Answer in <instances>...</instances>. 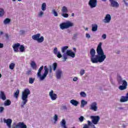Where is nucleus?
Masks as SVG:
<instances>
[{"mask_svg":"<svg viewBox=\"0 0 128 128\" xmlns=\"http://www.w3.org/2000/svg\"><path fill=\"white\" fill-rule=\"evenodd\" d=\"M73 80H74V82H76V81L78 80V78L74 77V78H73Z\"/></svg>","mask_w":128,"mask_h":128,"instance_id":"54","label":"nucleus"},{"mask_svg":"<svg viewBox=\"0 0 128 128\" xmlns=\"http://www.w3.org/2000/svg\"><path fill=\"white\" fill-rule=\"evenodd\" d=\"M44 70V66H42L38 70V72L37 73L38 76H40V74H42V70Z\"/></svg>","mask_w":128,"mask_h":128,"instance_id":"21","label":"nucleus"},{"mask_svg":"<svg viewBox=\"0 0 128 128\" xmlns=\"http://www.w3.org/2000/svg\"><path fill=\"white\" fill-rule=\"evenodd\" d=\"M31 66L32 68H36V62H32Z\"/></svg>","mask_w":128,"mask_h":128,"instance_id":"34","label":"nucleus"},{"mask_svg":"<svg viewBox=\"0 0 128 128\" xmlns=\"http://www.w3.org/2000/svg\"><path fill=\"white\" fill-rule=\"evenodd\" d=\"M49 72L50 74H52V66H49Z\"/></svg>","mask_w":128,"mask_h":128,"instance_id":"41","label":"nucleus"},{"mask_svg":"<svg viewBox=\"0 0 128 128\" xmlns=\"http://www.w3.org/2000/svg\"><path fill=\"white\" fill-rule=\"evenodd\" d=\"M62 16H64V18H68V14H66V13H62Z\"/></svg>","mask_w":128,"mask_h":128,"instance_id":"40","label":"nucleus"},{"mask_svg":"<svg viewBox=\"0 0 128 128\" xmlns=\"http://www.w3.org/2000/svg\"><path fill=\"white\" fill-rule=\"evenodd\" d=\"M70 102L72 106H77L78 104V102L74 100H72Z\"/></svg>","mask_w":128,"mask_h":128,"instance_id":"19","label":"nucleus"},{"mask_svg":"<svg viewBox=\"0 0 128 128\" xmlns=\"http://www.w3.org/2000/svg\"><path fill=\"white\" fill-rule=\"evenodd\" d=\"M32 38L34 40H37L38 42H42L44 40V36H40V34H38L32 36Z\"/></svg>","mask_w":128,"mask_h":128,"instance_id":"5","label":"nucleus"},{"mask_svg":"<svg viewBox=\"0 0 128 128\" xmlns=\"http://www.w3.org/2000/svg\"><path fill=\"white\" fill-rule=\"evenodd\" d=\"M93 128H96V126L94 125H92Z\"/></svg>","mask_w":128,"mask_h":128,"instance_id":"61","label":"nucleus"},{"mask_svg":"<svg viewBox=\"0 0 128 128\" xmlns=\"http://www.w3.org/2000/svg\"><path fill=\"white\" fill-rule=\"evenodd\" d=\"M42 10H46V4L43 3L42 4Z\"/></svg>","mask_w":128,"mask_h":128,"instance_id":"33","label":"nucleus"},{"mask_svg":"<svg viewBox=\"0 0 128 128\" xmlns=\"http://www.w3.org/2000/svg\"><path fill=\"white\" fill-rule=\"evenodd\" d=\"M68 48V46H64L62 48V52H66V51Z\"/></svg>","mask_w":128,"mask_h":128,"instance_id":"32","label":"nucleus"},{"mask_svg":"<svg viewBox=\"0 0 128 128\" xmlns=\"http://www.w3.org/2000/svg\"><path fill=\"white\" fill-rule=\"evenodd\" d=\"M36 78H29V83L32 84L34 82Z\"/></svg>","mask_w":128,"mask_h":128,"instance_id":"36","label":"nucleus"},{"mask_svg":"<svg viewBox=\"0 0 128 128\" xmlns=\"http://www.w3.org/2000/svg\"><path fill=\"white\" fill-rule=\"evenodd\" d=\"M0 34H4V32H0Z\"/></svg>","mask_w":128,"mask_h":128,"instance_id":"60","label":"nucleus"},{"mask_svg":"<svg viewBox=\"0 0 128 128\" xmlns=\"http://www.w3.org/2000/svg\"><path fill=\"white\" fill-rule=\"evenodd\" d=\"M66 56H70L71 58H74L76 56V54L74 52H72L71 50H67L66 52Z\"/></svg>","mask_w":128,"mask_h":128,"instance_id":"15","label":"nucleus"},{"mask_svg":"<svg viewBox=\"0 0 128 128\" xmlns=\"http://www.w3.org/2000/svg\"><path fill=\"white\" fill-rule=\"evenodd\" d=\"M79 121L80 122V117L78 118Z\"/></svg>","mask_w":128,"mask_h":128,"instance_id":"62","label":"nucleus"},{"mask_svg":"<svg viewBox=\"0 0 128 128\" xmlns=\"http://www.w3.org/2000/svg\"><path fill=\"white\" fill-rule=\"evenodd\" d=\"M84 118L82 116H80V122H84Z\"/></svg>","mask_w":128,"mask_h":128,"instance_id":"52","label":"nucleus"},{"mask_svg":"<svg viewBox=\"0 0 128 128\" xmlns=\"http://www.w3.org/2000/svg\"><path fill=\"white\" fill-rule=\"evenodd\" d=\"M44 72L42 76V74H40V76H38L39 78H40V80H44L46 78V76L48 74V68L47 66H44Z\"/></svg>","mask_w":128,"mask_h":128,"instance_id":"6","label":"nucleus"},{"mask_svg":"<svg viewBox=\"0 0 128 128\" xmlns=\"http://www.w3.org/2000/svg\"><path fill=\"white\" fill-rule=\"evenodd\" d=\"M30 94V90L28 88H26L22 92V100H23L22 102L24 106L28 102V95Z\"/></svg>","mask_w":128,"mask_h":128,"instance_id":"2","label":"nucleus"},{"mask_svg":"<svg viewBox=\"0 0 128 128\" xmlns=\"http://www.w3.org/2000/svg\"><path fill=\"white\" fill-rule=\"evenodd\" d=\"M111 6H112V8H118L120 6V4L118 2L114 1V0H109Z\"/></svg>","mask_w":128,"mask_h":128,"instance_id":"12","label":"nucleus"},{"mask_svg":"<svg viewBox=\"0 0 128 128\" xmlns=\"http://www.w3.org/2000/svg\"><path fill=\"white\" fill-rule=\"evenodd\" d=\"M102 38H104V40H106V34H104L102 36Z\"/></svg>","mask_w":128,"mask_h":128,"instance_id":"50","label":"nucleus"},{"mask_svg":"<svg viewBox=\"0 0 128 128\" xmlns=\"http://www.w3.org/2000/svg\"><path fill=\"white\" fill-rule=\"evenodd\" d=\"M11 104H12V102H10V100H7L6 101H5L4 103V106H10Z\"/></svg>","mask_w":128,"mask_h":128,"instance_id":"27","label":"nucleus"},{"mask_svg":"<svg viewBox=\"0 0 128 128\" xmlns=\"http://www.w3.org/2000/svg\"><path fill=\"white\" fill-rule=\"evenodd\" d=\"M110 20H112V16H110V14H106L104 19V22L105 24H108V22H110Z\"/></svg>","mask_w":128,"mask_h":128,"instance_id":"11","label":"nucleus"},{"mask_svg":"<svg viewBox=\"0 0 128 128\" xmlns=\"http://www.w3.org/2000/svg\"><path fill=\"white\" fill-rule=\"evenodd\" d=\"M73 38H74V40H76V38H78V34H74Z\"/></svg>","mask_w":128,"mask_h":128,"instance_id":"51","label":"nucleus"},{"mask_svg":"<svg viewBox=\"0 0 128 128\" xmlns=\"http://www.w3.org/2000/svg\"><path fill=\"white\" fill-rule=\"evenodd\" d=\"M16 66V64L14 62L11 63L9 66V68L10 70H14Z\"/></svg>","mask_w":128,"mask_h":128,"instance_id":"31","label":"nucleus"},{"mask_svg":"<svg viewBox=\"0 0 128 128\" xmlns=\"http://www.w3.org/2000/svg\"><path fill=\"white\" fill-rule=\"evenodd\" d=\"M86 38H90V35L89 34H86Z\"/></svg>","mask_w":128,"mask_h":128,"instance_id":"49","label":"nucleus"},{"mask_svg":"<svg viewBox=\"0 0 128 128\" xmlns=\"http://www.w3.org/2000/svg\"><path fill=\"white\" fill-rule=\"evenodd\" d=\"M73 50L76 52V48H73Z\"/></svg>","mask_w":128,"mask_h":128,"instance_id":"58","label":"nucleus"},{"mask_svg":"<svg viewBox=\"0 0 128 128\" xmlns=\"http://www.w3.org/2000/svg\"><path fill=\"white\" fill-rule=\"evenodd\" d=\"M20 52H24L26 48H24V45H20Z\"/></svg>","mask_w":128,"mask_h":128,"instance_id":"29","label":"nucleus"},{"mask_svg":"<svg viewBox=\"0 0 128 128\" xmlns=\"http://www.w3.org/2000/svg\"><path fill=\"white\" fill-rule=\"evenodd\" d=\"M72 16H74V14L72 13Z\"/></svg>","mask_w":128,"mask_h":128,"instance_id":"59","label":"nucleus"},{"mask_svg":"<svg viewBox=\"0 0 128 128\" xmlns=\"http://www.w3.org/2000/svg\"><path fill=\"white\" fill-rule=\"evenodd\" d=\"M102 43L100 42L96 48L97 55H96V50L94 48H92L90 50V61L92 64H98V62H104L106 58V56L104 54V50L102 48Z\"/></svg>","mask_w":128,"mask_h":128,"instance_id":"1","label":"nucleus"},{"mask_svg":"<svg viewBox=\"0 0 128 128\" xmlns=\"http://www.w3.org/2000/svg\"><path fill=\"white\" fill-rule=\"evenodd\" d=\"M53 52L54 54H58V48H54Z\"/></svg>","mask_w":128,"mask_h":128,"instance_id":"39","label":"nucleus"},{"mask_svg":"<svg viewBox=\"0 0 128 128\" xmlns=\"http://www.w3.org/2000/svg\"><path fill=\"white\" fill-rule=\"evenodd\" d=\"M118 84H122L119 86L118 88L120 90H124L128 88V82L126 80H123L122 78L118 79Z\"/></svg>","mask_w":128,"mask_h":128,"instance_id":"3","label":"nucleus"},{"mask_svg":"<svg viewBox=\"0 0 128 128\" xmlns=\"http://www.w3.org/2000/svg\"><path fill=\"white\" fill-rule=\"evenodd\" d=\"M6 38H9L8 34H6Z\"/></svg>","mask_w":128,"mask_h":128,"instance_id":"57","label":"nucleus"},{"mask_svg":"<svg viewBox=\"0 0 128 128\" xmlns=\"http://www.w3.org/2000/svg\"><path fill=\"white\" fill-rule=\"evenodd\" d=\"M61 126L64 128H68L66 125V120H64V119L62 120L61 122Z\"/></svg>","mask_w":128,"mask_h":128,"instance_id":"23","label":"nucleus"},{"mask_svg":"<svg viewBox=\"0 0 128 128\" xmlns=\"http://www.w3.org/2000/svg\"><path fill=\"white\" fill-rule=\"evenodd\" d=\"M20 46V43H16L12 46V48L15 52H18V48Z\"/></svg>","mask_w":128,"mask_h":128,"instance_id":"14","label":"nucleus"},{"mask_svg":"<svg viewBox=\"0 0 128 128\" xmlns=\"http://www.w3.org/2000/svg\"><path fill=\"white\" fill-rule=\"evenodd\" d=\"M16 128H26V125L24 123V122H20L19 123L17 124L16 125Z\"/></svg>","mask_w":128,"mask_h":128,"instance_id":"16","label":"nucleus"},{"mask_svg":"<svg viewBox=\"0 0 128 128\" xmlns=\"http://www.w3.org/2000/svg\"><path fill=\"white\" fill-rule=\"evenodd\" d=\"M88 126H92V122H90V120H88Z\"/></svg>","mask_w":128,"mask_h":128,"instance_id":"43","label":"nucleus"},{"mask_svg":"<svg viewBox=\"0 0 128 128\" xmlns=\"http://www.w3.org/2000/svg\"><path fill=\"white\" fill-rule=\"evenodd\" d=\"M54 16H58V12L56 10H54Z\"/></svg>","mask_w":128,"mask_h":128,"instance_id":"48","label":"nucleus"},{"mask_svg":"<svg viewBox=\"0 0 128 128\" xmlns=\"http://www.w3.org/2000/svg\"><path fill=\"white\" fill-rule=\"evenodd\" d=\"M56 54H57V58H62V54H60V52H58Z\"/></svg>","mask_w":128,"mask_h":128,"instance_id":"38","label":"nucleus"},{"mask_svg":"<svg viewBox=\"0 0 128 128\" xmlns=\"http://www.w3.org/2000/svg\"><path fill=\"white\" fill-rule=\"evenodd\" d=\"M20 94V90L18 89L16 92L14 93V96L16 98H18V96Z\"/></svg>","mask_w":128,"mask_h":128,"instance_id":"26","label":"nucleus"},{"mask_svg":"<svg viewBox=\"0 0 128 128\" xmlns=\"http://www.w3.org/2000/svg\"><path fill=\"white\" fill-rule=\"evenodd\" d=\"M49 96L52 100H56V98H58V95L54 93V90H52L50 92Z\"/></svg>","mask_w":128,"mask_h":128,"instance_id":"10","label":"nucleus"},{"mask_svg":"<svg viewBox=\"0 0 128 128\" xmlns=\"http://www.w3.org/2000/svg\"><path fill=\"white\" fill-rule=\"evenodd\" d=\"M58 115L55 114L54 116V120L55 122H56L58 120Z\"/></svg>","mask_w":128,"mask_h":128,"instance_id":"44","label":"nucleus"},{"mask_svg":"<svg viewBox=\"0 0 128 128\" xmlns=\"http://www.w3.org/2000/svg\"><path fill=\"white\" fill-rule=\"evenodd\" d=\"M4 108L2 106L0 107V112H4Z\"/></svg>","mask_w":128,"mask_h":128,"instance_id":"46","label":"nucleus"},{"mask_svg":"<svg viewBox=\"0 0 128 128\" xmlns=\"http://www.w3.org/2000/svg\"><path fill=\"white\" fill-rule=\"evenodd\" d=\"M128 98L126 96H122L120 100V102H128Z\"/></svg>","mask_w":128,"mask_h":128,"instance_id":"24","label":"nucleus"},{"mask_svg":"<svg viewBox=\"0 0 128 128\" xmlns=\"http://www.w3.org/2000/svg\"><path fill=\"white\" fill-rule=\"evenodd\" d=\"M10 19L8 18H6L4 21V24H10Z\"/></svg>","mask_w":128,"mask_h":128,"instance_id":"30","label":"nucleus"},{"mask_svg":"<svg viewBox=\"0 0 128 128\" xmlns=\"http://www.w3.org/2000/svg\"><path fill=\"white\" fill-rule=\"evenodd\" d=\"M4 48V44L0 43V48Z\"/></svg>","mask_w":128,"mask_h":128,"instance_id":"56","label":"nucleus"},{"mask_svg":"<svg viewBox=\"0 0 128 128\" xmlns=\"http://www.w3.org/2000/svg\"><path fill=\"white\" fill-rule=\"evenodd\" d=\"M52 68H53V70L54 72H56V68H58V63H56V62L53 63V64L52 65Z\"/></svg>","mask_w":128,"mask_h":128,"instance_id":"28","label":"nucleus"},{"mask_svg":"<svg viewBox=\"0 0 128 128\" xmlns=\"http://www.w3.org/2000/svg\"><path fill=\"white\" fill-rule=\"evenodd\" d=\"M32 74V70H28L26 72V74H27V76H30V74Z\"/></svg>","mask_w":128,"mask_h":128,"instance_id":"42","label":"nucleus"},{"mask_svg":"<svg viewBox=\"0 0 128 128\" xmlns=\"http://www.w3.org/2000/svg\"><path fill=\"white\" fill-rule=\"evenodd\" d=\"M0 78H2V74H0Z\"/></svg>","mask_w":128,"mask_h":128,"instance_id":"63","label":"nucleus"},{"mask_svg":"<svg viewBox=\"0 0 128 128\" xmlns=\"http://www.w3.org/2000/svg\"><path fill=\"white\" fill-rule=\"evenodd\" d=\"M92 110H94V112H96L98 110V104L96 102H93L90 105V108Z\"/></svg>","mask_w":128,"mask_h":128,"instance_id":"9","label":"nucleus"},{"mask_svg":"<svg viewBox=\"0 0 128 128\" xmlns=\"http://www.w3.org/2000/svg\"><path fill=\"white\" fill-rule=\"evenodd\" d=\"M44 14V12L42 11H40L38 14L39 16H42V15Z\"/></svg>","mask_w":128,"mask_h":128,"instance_id":"47","label":"nucleus"},{"mask_svg":"<svg viewBox=\"0 0 128 128\" xmlns=\"http://www.w3.org/2000/svg\"><path fill=\"white\" fill-rule=\"evenodd\" d=\"M88 5L90 8H94L98 6V1L96 0H90Z\"/></svg>","mask_w":128,"mask_h":128,"instance_id":"7","label":"nucleus"},{"mask_svg":"<svg viewBox=\"0 0 128 128\" xmlns=\"http://www.w3.org/2000/svg\"><path fill=\"white\" fill-rule=\"evenodd\" d=\"M98 30V24H92V32H96Z\"/></svg>","mask_w":128,"mask_h":128,"instance_id":"22","label":"nucleus"},{"mask_svg":"<svg viewBox=\"0 0 128 128\" xmlns=\"http://www.w3.org/2000/svg\"><path fill=\"white\" fill-rule=\"evenodd\" d=\"M20 32H21L22 34H24L25 32V31L24 30H20Z\"/></svg>","mask_w":128,"mask_h":128,"instance_id":"55","label":"nucleus"},{"mask_svg":"<svg viewBox=\"0 0 128 128\" xmlns=\"http://www.w3.org/2000/svg\"><path fill=\"white\" fill-rule=\"evenodd\" d=\"M60 26L61 30H66V28L74 26V23L68 21L67 22H62L60 24Z\"/></svg>","mask_w":128,"mask_h":128,"instance_id":"4","label":"nucleus"},{"mask_svg":"<svg viewBox=\"0 0 128 128\" xmlns=\"http://www.w3.org/2000/svg\"><path fill=\"white\" fill-rule=\"evenodd\" d=\"M91 118L92 119V122L94 124H96L100 121V119L99 116H91Z\"/></svg>","mask_w":128,"mask_h":128,"instance_id":"8","label":"nucleus"},{"mask_svg":"<svg viewBox=\"0 0 128 128\" xmlns=\"http://www.w3.org/2000/svg\"><path fill=\"white\" fill-rule=\"evenodd\" d=\"M62 14H67L68 10V8H66V6H64L62 8Z\"/></svg>","mask_w":128,"mask_h":128,"instance_id":"25","label":"nucleus"},{"mask_svg":"<svg viewBox=\"0 0 128 128\" xmlns=\"http://www.w3.org/2000/svg\"><path fill=\"white\" fill-rule=\"evenodd\" d=\"M84 70H82L80 71V76H83L84 74Z\"/></svg>","mask_w":128,"mask_h":128,"instance_id":"45","label":"nucleus"},{"mask_svg":"<svg viewBox=\"0 0 128 128\" xmlns=\"http://www.w3.org/2000/svg\"><path fill=\"white\" fill-rule=\"evenodd\" d=\"M88 104V102L82 100H81V108H84L85 106Z\"/></svg>","mask_w":128,"mask_h":128,"instance_id":"20","label":"nucleus"},{"mask_svg":"<svg viewBox=\"0 0 128 128\" xmlns=\"http://www.w3.org/2000/svg\"><path fill=\"white\" fill-rule=\"evenodd\" d=\"M68 58L66 57V56H64V62H66V59Z\"/></svg>","mask_w":128,"mask_h":128,"instance_id":"53","label":"nucleus"},{"mask_svg":"<svg viewBox=\"0 0 128 128\" xmlns=\"http://www.w3.org/2000/svg\"><path fill=\"white\" fill-rule=\"evenodd\" d=\"M62 72L60 70H58L56 72V78L60 80L62 78Z\"/></svg>","mask_w":128,"mask_h":128,"instance_id":"17","label":"nucleus"},{"mask_svg":"<svg viewBox=\"0 0 128 128\" xmlns=\"http://www.w3.org/2000/svg\"><path fill=\"white\" fill-rule=\"evenodd\" d=\"M4 14V10L2 8H0V16H3Z\"/></svg>","mask_w":128,"mask_h":128,"instance_id":"35","label":"nucleus"},{"mask_svg":"<svg viewBox=\"0 0 128 128\" xmlns=\"http://www.w3.org/2000/svg\"><path fill=\"white\" fill-rule=\"evenodd\" d=\"M0 98L3 100H6V94H4V92H2V91L0 92Z\"/></svg>","mask_w":128,"mask_h":128,"instance_id":"18","label":"nucleus"},{"mask_svg":"<svg viewBox=\"0 0 128 128\" xmlns=\"http://www.w3.org/2000/svg\"><path fill=\"white\" fill-rule=\"evenodd\" d=\"M80 96L86 98V94L84 92H80Z\"/></svg>","mask_w":128,"mask_h":128,"instance_id":"37","label":"nucleus"},{"mask_svg":"<svg viewBox=\"0 0 128 128\" xmlns=\"http://www.w3.org/2000/svg\"><path fill=\"white\" fill-rule=\"evenodd\" d=\"M103 2H106V0H102Z\"/></svg>","mask_w":128,"mask_h":128,"instance_id":"64","label":"nucleus"},{"mask_svg":"<svg viewBox=\"0 0 128 128\" xmlns=\"http://www.w3.org/2000/svg\"><path fill=\"white\" fill-rule=\"evenodd\" d=\"M4 122L5 124H6V125L8 126V128H12V120L10 118L8 119H4Z\"/></svg>","mask_w":128,"mask_h":128,"instance_id":"13","label":"nucleus"}]
</instances>
